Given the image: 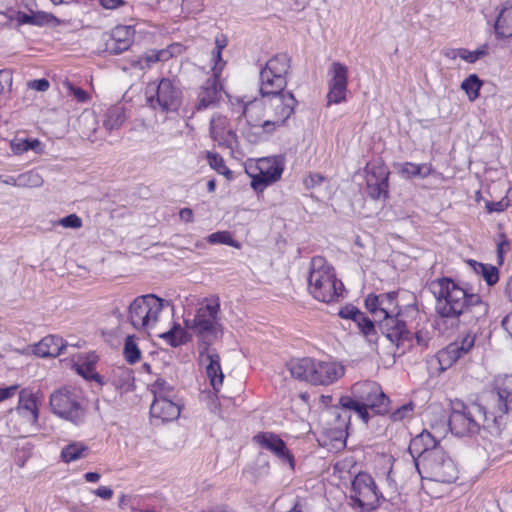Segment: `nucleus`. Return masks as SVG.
<instances>
[{
	"instance_id": "obj_35",
	"label": "nucleus",
	"mask_w": 512,
	"mask_h": 512,
	"mask_svg": "<svg viewBox=\"0 0 512 512\" xmlns=\"http://www.w3.org/2000/svg\"><path fill=\"white\" fill-rule=\"evenodd\" d=\"M398 173L405 178H427L434 173V167L431 163L416 164L413 162H404L399 164Z\"/></svg>"
},
{
	"instance_id": "obj_42",
	"label": "nucleus",
	"mask_w": 512,
	"mask_h": 512,
	"mask_svg": "<svg viewBox=\"0 0 512 512\" xmlns=\"http://www.w3.org/2000/svg\"><path fill=\"white\" fill-rule=\"evenodd\" d=\"M40 148L41 142L38 139L14 138L10 141V149L15 155H22L29 150L38 152Z\"/></svg>"
},
{
	"instance_id": "obj_13",
	"label": "nucleus",
	"mask_w": 512,
	"mask_h": 512,
	"mask_svg": "<svg viewBox=\"0 0 512 512\" xmlns=\"http://www.w3.org/2000/svg\"><path fill=\"white\" fill-rule=\"evenodd\" d=\"M181 90L169 78H162L158 84L148 83L145 98L148 106L161 112L175 111L181 104Z\"/></svg>"
},
{
	"instance_id": "obj_10",
	"label": "nucleus",
	"mask_w": 512,
	"mask_h": 512,
	"mask_svg": "<svg viewBox=\"0 0 512 512\" xmlns=\"http://www.w3.org/2000/svg\"><path fill=\"white\" fill-rule=\"evenodd\" d=\"M416 468L422 478L440 483L456 481L459 473L456 463L444 449L416 459Z\"/></svg>"
},
{
	"instance_id": "obj_32",
	"label": "nucleus",
	"mask_w": 512,
	"mask_h": 512,
	"mask_svg": "<svg viewBox=\"0 0 512 512\" xmlns=\"http://www.w3.org/2000/svg\"><path fill=\"white\" fill-rule=\"evenodd\" d=\"M443 449L436 438L427 430H423L420 434L414 437L409 445V451L414 459H420L426 454Z\"/></svg>"
},
{
	"instance_id": "obj_1",
	"label": "nucleus",
	"mask_w": 512,
	"mask_h": 512,
	"mask_svg": "<svg viewBox=\"0 0 512 512\" xmlns=\"http://www.w3.org/2000/svg\"><path fill=\"white\" fill-rule=\"evenodd\" d=\"M342 409L353 410L363 423L368 424L372 416H384L391 410V399L379 383L372 380L358 381L351 387L350 396L339 399Z\"/></svg>"
},
{
	"instance_id": "obj_5",
	"label": "nucleus",
	"mask_w": 512,
	"mask_h": 512,
	"mask_svg": "<svg viewBox=\"0 0 512 512\" xmlns=\"http://www.w3.org/2000/svg\"><path fill=\"white\" fill-rule=\"evenodd\" d=\"M289 371L295 379L315 386H329L345 375V366L334 360L303 357L291 362Z\"/></svg>"
},
{
	"instance_id": "obj_52",
	"label": "nucleus",
	"mask_w": 512,
	"mask_h": 512,
	"mask_svg": "<svg viewBox=\"0 0 512 512\" xmlns=\"http://www.w3.org/2000/svg\"><path fill=\"white\" fill-rule=\"evenodd\" d=\"M358 329L360 333L369 340L377 335L374 322L368 316L358 325Z\"/></svg>"
},
{
	"instance_id": "obj_21",
	"label": "nucleus",
	"mask_w": 512,
	"mask_h": 512,
	"mask_svg": "<svg viewBox=\"0 0 512 512\" xmlns=\"http://www.w3.org/2000/svg\"><path fill=\"white\" fill-rule=\"evenodd\" d=\"M397 292L383 294H369L365 299V306L373 317L379 322L391 315L399 314L401 310Z\"/></svg>"
},
{
	"instance_id": "obj_62",
	"label": "nucleus",
	"mask_w": 512,
	"mask_h": 512,
	"mask_svg": "<svg viewBox=\"0 0 512 512\" xmlns=\"http://www.w3.org/2000/svg\"><path fill=\"white\" fill-rule=\"evenodd\" d=\"M179 216L185 222H192L194 219L193 211L190 208H182L179 212Z\"/></svg>"
},
{
	"instance_id": "obj_44",
	"label": "nucleus",
	"mask_w": 512,
	"mask_h": 512,
	"mask_svg": "<svg viewBox=\"0 0 512 512\" xmlns=\"http://www.w3.org/2000/svg\"><path fill=\"white\" fill-rule=\"evenodd\" d=\"M125 121V114L123 109L120 107H112L108 109L106 113V118L104 120V127L109 130H115L120 128V126Z\"/></svg>"
},
{
	"instance_id": "obj_58",
	"label": "nucleus",
	"mask_w": 512,
	"mask_h": 512,
	"mask_svg": "<svg viewBox=\"0 0 512 512\" xmlns=\"http://www.w3.org/2000/svg\"><path fill=\"white\" fill-rule=\"evenodd\" d=\"M324 181V177L318 173H312L304 179V184L307 188H313L320 185Z\"/></svg>"
},
{
	"instance_id": "obj_38",
	"label": "nucleus",
	"mask_w": 512,
	"mask_h": 512,
	"mask_svg": "<svg viewBox=\"0 0 512 512\" xmlns=\"http://www.w3.org/2000/svg\"><path fill=\"white\" fill-rule=\"evenodd\" d=\"M123 357L129 365H135L142 358V351L137 344L135 335H128L123 346Z\"/></svg>"
},
{
	"instance_id": "obj_15",
	"label": "nucleus",
	"mask_w": 512,
	"mask_h": 512,
	"mask_svg": "<svg viewBox=\"0 0 512 512\" xmlns=\"http://www.w3.org/2000/svg\"><path fill=\"white\" fill-rule=\"evenodd\" d=\"M80 399V391L77 388L63 387L52 393L50 406L59 417L79 424L83 422L85 416Z\"/></svg>"
},
{
	"instance_id": "obj_50",
	"label": "nucleus",
	"mask_w": 512,
	"mask_h": 512,
	"mask_svg": "<svg viewBox=\"0 0 512 512\" xmlns=\"http://www.w3.org/2000/svg\"><path fill=\"white\" fill-rule=\"evenodd\" d=\"M477 272L481 273L488 285H494L499 280V273L496 267L489 264H478Z\"/></svg>"
},
{
	"instance_id": "obj_2",
	"label": "nucleus",
	"mask_w": 512,
	"mask_h": 512,
	"mask_svg": "<svg viewBox=\"0 0 512 512\" xmlns=\"http://www.w3.org/2000/svg\"><path fill=\"white\" fill-rule=\"evenodd\" d=\"M433 285L437 288L434 291L436 313L442 318L458 319L474 307L483 305L478 294L468 292L449 277L438 278Z\"/></svg>"
},
{
	"instance_id": "obj_18",
	"label": "nucleus",
	"mask_w": 512,
	"mask_h": 512,
	"mask_svg": "<svg viewBox=\"0 0 512 512\" xmlns=\"http://www.w3.org/2000/svg\"><path fill=\"white\" fill-rule=\"evenodd\" d=\"M249 172L251 187L258 193L278 181L284 170L283 161L278 157H264L257 160Z\"/></svg>"
},
{
	"instance_id": "obj_61",
	"label": "nucleus",
	"mask_w": 512,
	"mask_h": 512,
	"mask_svg": "<svg viewBox=\"0 0 512 512\" xmlns=\"http://www.w3.org/2000/svg\"><path fill=\"white\" fill-rule=\"evenodd\" d=\"M501 325L503 329L512 338V312L508 313L502 320Z\"/></svg>"
},
{
	"instance_id": "obj_40",
	"label": "nucleus",
	"mask_w": 512,
	"mask_h": 512,
	"mask_svg": "<svg viewBox=\"0 0 512 512\" xmlns=\"http://www.w3.org/2000/svg\"><path fill=\"white\" fill-rule=\"evenodd\" d=\"M482 86L483 81L476 74H470L461 83V89L466 93L471 102L479 98Z\"/></svg>"
},
{
	"instance_id": "obj_23",
	"label": "nucleus",
	"mask_w": 512,
	"mask_h": 512,
	"mask_svg": "<svg viewBox=\"0 0 512 512\" xmlns=\"http://www.w3.org/2000/svg\"><path fill=\"white\" fill-rule=\"evenodd\" d=\"M209 345L210 343H206V346L203 350H200L199 354L205 363L206 377L214 393L217 395L223 386L225 376L221 367L220 355L215 350H211Z\"/></svg>"
},
{
	"instance_id": "obj_49",
	"label": "nucleus",
	"mask_w": 512,
	"mask_h": 512,
	"mask_svg": "<svg viewBox=\"0 0 512 512\" xmlns=\"http://www.w3.org/2000/svg\"><path fill=\"white\" fill-rule=\"evenodd\" d=\"M488 45L484 44L474 51H470L465 48H461L460 58L468 63H475L479 59L488 55Z\"/></svg>"
},
{
	"instance_id": "obj_11",
	"label": "nucleus",
	"mask_w": 512,
	"mask_h": 512,
	"mask_svg": "<svg viewBox=\"0 0 512 512\" xmlns=\"http://www.w3.org/2000/svg\"><path fill=\"white\" fill-rule=\"evenodd\" d=\"M350 500L360 512H371L380 506L384 497L374 478L367 472H359L351 482Z\"/></svg>"
},
{
	"instance_id": "obj_3",
	"label": "nucleus",
	"mask_w": 512,
	"mask_h": 512,
	"mask_svg": "<svg viewBox=\"0 0 512 512\" xmlns=\"http://www.w3.org/2000/svg\"><path fill=\"white\" fill-rule=\"evenodd\" d=\"M307 282L309 294L319 302L334 303L345 292L344 284L337 277L335 268L323 256L312 257Z\"/></svg>"
},
{
	"instance_id": "obj_33",
	"label": "nucleus",
	"mask_w": 512,
	"mask_h": 512,
	"mask_svg": "<svg viewBox=\"0 0 512 512\" xmlns=\"http://www.w3.org/2000/svg\"><path fill=\"white\" fill-rule=\"evenodd\" d=\"M66 341L57 335H48L42 338L33 347V353L41 358L56 357L66 348Z\"/></svg>"
},
{
	"instance_id": "obj_24",
	"label": "nucleus",
	"mask_w": 512,
	"mask_h": 512,
	"mask_svg": "<svg viewBox=\"0 0 512 512\" xmlns=\"http://www.w3.org/2000/svg\"><path fill=\"white\" fill-rule=\"evenodd\" d=\"M210 135L220 147L233 149L238 144L236 130L226 116L213 115L210 120Z\"/></svg>"
},
{
	"instance_id": "obj_6",
	"label": "nucleus",
	"mask_w": 512,
	"mask_h": 512,
	"mask_svg": "<svg viewBox=\"0 0 512 512\" xmlns=\"http://www.w3.org/2000/svg\"><path fill=\"white\" fill-rule=\"evenodd\" d=\"M479 401L502 431L508 422L509 413L512 412V374L494 377L490 388L479 397Z\"/></svg>"
},
{
	"instance_id": "obj_54",
	"label": "nucleus",
	"mask_w": 512,
	"mask_h": 512,
	"mask_svg": "<svg viewBox=\"0 0 512 512\" xmlns=\"http://www.w3.org/2000/svg\"><path fill=\"white\" fill-rule=\"evenodd\" d=\"M508 249H509V241H508L506 235L502 233L498 236V240H497V255H498V259H499V264L503 263L504 254Z\"/></svg>"
},
{
	"instance_id": "obj_19",
	"label": "nucleus",
	"mask_w": 512,
	"mask_h": 512,
	"mask_svg": "<svg viewBox=\"0 0 512 512\" xmlns=\"http://www.w3.org/2000/svg\"><path fill=\"white\" fill-rule=\"evenodd\" d=\"M220 312V302L218 298L206 300L194 317L193 327L201 335H207L211 339H216L222 335L221 325L218 321Z\"/></svg>"
},
{
	"instance_id": "obj_27",
	"label": "nucleus",
	"mask_w": 512,
	"mask_h": 512,
	"mask_svg": "<svg viewBox=\"0 0 512 512\" xmlns=\"http://www.w3.org/2000/svg\"><path fill=\"white\" fill-rule=\"evenodd\" d=\"M379 327L382 333L393 343L410 339V332L407 329L406 322L402 319L401 310L399 314L391 315L379 321Z\"/></svg>"
},
{
	"instance_id": "obj_14",
	"label": "nucleus",
	"mask_w": 512,
	"mask_h": 512,
	"mask_svg": "<svg viewBox=\"0 0 512 512\" xmlns=\"http://www.w3.org/2000/svg\"><path fill=\"white\" fill-rule=\"evenodd\" d=\"M333 422H327L322 428L319 443L329 450H341L346 446L350 415L341 411L338 407H332L327 411Z\"/></svg>"
},
{
	"instance_id": "obj_31",
	"label": "nucleus",
	"mask_w": 512,
	"mask_h": 512,
	"mask_svg": "<svg viewBox=\"0 0 512 512\" xmlns=\"http://www.w3.org/2000/svg\"><path fill=\"white\" fill-rule=\"evenodd\" d=\"M180 414L181 406L174 402L172 398L153 399L150 406L151 417L159 419L162 422L177 420Z\"/></svg>"
},
{
	"instance_id": "obj_36",
	"label": "nucleus",
	"mask_w": 512,
	"mask_h": 512,
	"mask_svg": "<svg viewBox=\"0 0 512 512\" xmlns=\"http://www.w3.org/2000/svg\"><path fill=\"white\" fill-rule=\"evenodd\" d=\"M495 33L498 38L512 36V4L506 3L501 9L495 22Z\"/></svg>"
},
{
	"instance_id": "obj_22",
	"label": "nucleus",
	"mask_w": 512,
	"mask_h": 512,
	"mask_svg": "<svg viewBox=\"0 0 512 512\" xmlns=\"http://www.w3.org/2000/svg\"><path fill=\"white\" fill-rule=\"evenodd\" d=\"M253 442L260 448L265 449L286 462L291 468H294V456L287 448L284 440L273 432H259L253 436Z\"/></svg>"
},
{
	"instance_id": "obj_45",
	"label": "nucleus",
	"mask_w": 512,
	"mask_h": 512,
	"mask_svg": "<svg viewBox=\"0 0 512 512\" xmlns=\"http://www.w3.org/2000/svg\"><path fill=\"white\" fill-rule=\"evenodd\" d=\"M150 391L154 399L172 398L174 395V387L163 378H157L150 385Z\"/></svg>"
},
{
	"instance_id": "obj_51",
	"label": "nucleus",
	"mask_w": 512,
	"mask_h": 512,
	"mask_svg": "<svg viewBox=\"0 0 512 512\" xmlns=\"http://www.w3.org/2000/svg\"><path fill=\"white\" fill-rule=\"evenodd\" d=\"M64 86L67 89L68 93L70 95H73V97L77 100L79 103H85L90 100V95L87 91L80 87L74 86L71 82L65 81Z\"/></svg>"
},
{
	"instance_id": "obj_43",
	"label": "nucleus",
	"mask_w": 512,
	"mask_h": 512,
	"mask_svg": "<svg viewBox=\"0 0 512 512\" xmlns=\"http://www.w3.org/2000/svg\"><path fill=\"white\" fill-rule=\"evenodd\" d=\"M415 410V404L408 402L402 406L396 408L393 411H389V419L393 423H406L413 419Z\"/></svg>"
},
{
	"instance_id": "obj_26",
	"label": "nucleus",
	"mask_w": 512,
	"mask_h": 512,
	"mask_svg": "<svg viewBox=\"0 0 512 512\" xmlns=\"http://www.w3.org/2000/svg\"><path fill=\"white\" fill-rule=\"evenodd\" d=\"M475 343V335L471 332L463 335L459 340H456L453 343H450L444 349L438 352L437 358L444 368L445 366H450L452 363L457 361L463 354L468 353L474 346Z\"/></svg>"
},
{
	"instance_id": "obj_20",
	"label": "nucleus",
	"mask_w": 512,
	"mask_h": 512,
	"mask_svg": "<svg viewBox=\"0 0 512 512\" xmlns=\"http://www.w3.org/2000/svg\"><path fill=\"white\" fill-rule=\"evenodd\" d=\"M328 82L327 105L340 104L346 101L348 92V68L340 62H333Z\"/></svg>"
},
{
	"instance_id": "obj_37",
	"label": "nucleus",
	"mask_w": 512,
	"mask_h": 512,
	"mask_svg": "<svg viewBox=\"0 0 512 512\" xmlns=\"http://www.w3.org/2000/svg\"><path fill=\"white\" fill-rule=\"evenodd\" d=\"M158 336L172 347H178L187 342V332L177 322H173L169 330L158 333Z\"/></svg>"
},
{
	"instance_id": "obj_8",
	"label": "nucleus",
	"mask_w": 512,
	"mask_h": 512,
	"mask_svg": "<svg viewBox=\"0 0 512 512\" xmlns=\"http://www.w3.org/2000/svg\"><path fill=\"white\" fill-rule=\"evenodd\" d=\"M228 39L224 34L215 37V47L211 52V71L212 77L200 87L197 94L195 108L202 111L215 106L221 98L222 85L220 78L226 66V61L222 58V51L226 48Z\"/></svg>"
},
{
	"instance_id": "obj_47",
	"label": "nucleus",
	"mask_w": 512,
	"mask_h": 512,
	"mask_svg": "<svg viewBox=\"0 0 512 512\" xmlns=\"http://www.w3.org/2000/svg\"><path fill=\"white\" fill-rule=\"evenodd\" d=\"M207 241L212 245L225 244L237 249L241 247L240 243L233 238L231 232L229 231L214 232L207 237Z\"/></svg>"
},
{
	"instance_id": "obj_34",
	"label": "nucleus",
	"mask_w": 512,
	"mask_h": 512,
	"mask_svg": "<svg viewBox=\"0 0 512 512\" xmlns=\"http://www.w3.org/2000/svg\"><path fill=\"white\" fill-rule=\"evenodd\" d=\"M90 454L89 446L83 441H72L65 445L60 452L62 462L69 464L88 457Z\"/></svg>"
},
{
	"instance_id": "obj_63",
	"label": "nucleus",
	"mask_w": 512,
	"mask_h": 512,
	"mask_svg": "<svg viewBox=\"0 0 512 512\" xmlns=\"http://www.w3.org/2000/svg\"><path fill=\"white\" fill-rule=\"evenodd\" d=\"M101 476L97 472H87L84 474V479L89 483H96L100 480Z\"/></svg>"
},
{
	"instance_id": "obj_64",
	"label": "nucleus",
	"mask_w": 512,
	"mask_h": 512,
	"mask_svg": "<svg viewBox=\"0 0 512 512\" xmlns=\"http://www.w3.org/2000/svg\"><path fill=\"white\" fill-rule=\"evenodd\" d=\"M460 52H461V48L459 49H450L448 50L446 53H445V56L449 59H456V58H460Z\"/></svg>"
},
{
	"instance_id": "obj_48",
	"label": "nucleus",
	"mask_w": 512,
	"mask_h": 512,
	"mask_svg": "<svg viewBox=\"0 0 512 512\" xmlns=\"http://www.w3.org/2000/svg\"><path fill=\"white\" fill-rule=\"evenodd\" d=\"M512 206V187L508 188L505 196L499 201H486L485 208L488 213L503 212Z\"/></svg>"
},
{
	"instance_id": "obj_9",
	"label": "nucleus",
	"mask_w": 512,
	"mask_h": 512,
	"mask_svg": "<svg viewBox=\"0 0 512 512\" xmlns=\"http://www.w3.org/2000/svg\"><path fill=\"white\" fill-rule=\"evenodd\" d=\"M240 112L237 130L248 142L257 143L262 139L264 132H272L270 124H266L267 109L264 98L242 105Z\"/></svg>"
},
{
	"instance_id": "obj_59",
	"label": "nucleus",
	"mask_w": 512,
	"mask_h": 512,
	"mask_svg": "<svg viewBox=\"0 0 512 512\" xmlns=\"http://www.w3.org/2000/svg\"><path fill=\"white\" fill-rule=\"evenodd\" d=\"M93 493L104 500H109L114 495L113 490L108 486H99Z\"/></svg>"
},
{
	"instance_id": "obj_16",
	"label": "nucleus",
	"mask_w": 512,
	"mask_h": 512,
	"mask_svg": "<svg viewBox=\"0 0 512 512\" xmlns=\"http://www.w3.org/2000/svg\"><path fill=\"white\" fill-rule=\"evenodd\" d=\"M267 109L266 124H270L272 131L282 126L294 113L297 100L290 91L261 93Z\"/></svg>"
},
{
	"instance_id": "obj_41",
	"label": "nucleus",
	"mask_w": 512,
	"mask_h": 512,
	"mask_svg": "<svg viewBox=\"0 0 512 512\" xmlns=\"http://www.w3.org/2000/svg\"><path fill=\"white\" fill-rule=\"evenodd\" d=\"M206 160L209 166L218 174L223 175L228 180L233 178V172L227 167L223 157L219 153L207 151Z\"/></svg>"
},
{
	"instance_id": "obj_7",
	"label": "nucleus",
	"mask_w": 512,
	"mask_h": 512,
	"mask_svg": "<svg viewBox=\"0 0 512 512\" xmlns=\"http://www.w3.org/2000/svg\"><path fill=\"white\" fill-rule=\"evenodd\" d=\"M173 305L155 294L136 297L129 305L127 319L131 326L142 333H150L161 323L166 307Z\"/></svg>"
},
{
	"instance_id": "obj_28",
	"label": "nucleus",
	"mask_w": 512,
	"mask_h": 512,
	"mask_svg": "<svg viewBox=\"0 0 512 512\" xmlns=\"http://www.w3.org/2000/svg\"><path fill=\"white\" fill-rule=\"evenodd\" d=\"M16 410L25 421L31 425H35L39 418V401L37 396L27 388L19 392V399Z\"/></svg>"
},
{
	"instance_id": "obj_30",
	"label": "nucleus",
	"mask_w": 512,
	"mask_h": 512,
	"mask_svg": "<svg viewBox=\"0 0 512 512\" xmlns=\"http://www.w3.org/2000/svg\"><path fill=\"white\" fill-rule=\"evenodd\" d=\"M135 29L133 26L118 25L112 30L108 50L113 54H120L130 48L134 41Z\"/></svg>"
},
{
	"instance_id": "obj_29",
	"label": "nucleus",
	"mask_w": 512,
	"mask_h": 512,
	"mask_svg": "<svg viewBox=\"0 0 512 512\" xmlns=\"http://www.w3.org/2000/svg\"><path fill=\"white\" fill-rule=\"evenodd\" d=\"M182 49L183 46L180 43H172L163 49L149 50L145 52L141 57H139L135 66L139 67L142 70L150 68L153 64L157 62H165L170 60L176 54H180L182 52Z\"/></svg>"
},
{
	"instance_id": "obj_46",
	"label": "nucleus",
	"mask_w": 512,
	"mask_h": 512,
	"mask_svg": "<svg viewBox=\"0 0 512 512\" xmlns=\"http://www.w3.org/2000/svg\"><path fill=\"white\" fill-rule=\"evenodd\" d=\"M43 184L42 176L34 170L27 171L18 175V187L36 188Z\"/></svg>"
},
{
	"instance_id": "obj_12",
	"label": "nucleus",
	"mask_w": 512,
	"mask_h": 512,
	"mask_svg": "<svg viewBox=\"0 0 512 512\" xmlns=\"http://www.w3.org/2000/svg\"><path fill=\"white\" fill-rule=\"evenodd\" d=\"M291 71V57L287 53L272 56L260 71V92H281L287 86Z\"/></svg>"
},
{
	"instance_id": "obj_57",
	"label": "nucleus",
	"mask_w": 512,
	"mask_h": 512,
	"mask_svg": "<svg viewBox=\"0 0 512 512\" xmlns=\"http://www.w3.org/2000/svg\"><path fill=\"white\" fill-rule=\"evenodd\" d=\"M18 388V385H11L4 388L0 387V402H3L14 397L17 393Z\"/></svg>"
},
{
	"instance_id": "obj_4",
	"label": "nucleus",
	"mask_w": 512,
	"mask_h": 512,
	"mask_svg": "<svg viewBox=\"0 0 512 512\" xmlns=\"http://www.w3.org/2000/svg\"><path fill=\"white\" fill-rule=\"evenodd\" d=\"M449 426L455 434L461 436L477 434L481 429L487 430L491 434L499 435L501 433L479 400L470 405L455 400L452 403Z\"/></svg>"
},
{
	"instance_id": "obj_25",
	"label": "nucleus",
	"mask_w": 512,
	"mask_h": 512,
	"mask_svg": "<svg viewBox=\"0 0 512 512\" xmlns=\"http://www.w3.org/2000/svg\"><path fill=\"white\" fill-rule=\"evenodd\" d=\"M98 362L99 356L94 351L79 353L72 359V368L84 379L103 386V377L96 371Z\"/></svg>"
},
{
	"instance_id": "obj_56",
	"label": "nucleus",
	"mask_w": 512,
	"mask_h": 512,
	"mask_svg": "<svg viewBox=\"0 0 512 512\" xmlns=\"http://www.w3.org/2000/svg\"><path fill=\"white\" fill-rule=\"evenodd\" d=\"M359 309L354 305L348 304L342 307L338 315L343 319L353 320Z\"/></svg>"
},
{
	"instance_id": "obj_53",
	"label": "nucleus",
	"mask_w": 512,
	"mask_h": 512,
	"mask_svg": "<svg viewBox=\"0 0 512 512\" xmlns=\"http://www.w3.org/2000/svg\"><path fill=\"white\" fill-rule=\"evenodd\" d=\"M60 224L65 228L78 229L82 227V220L76 214H70L60 220Z\"/></svg>"
},
{
	"instance_id": "obj_17",
	"label": "nucleus",
	"mask_w": 512,
	"mask_h": 512,
	"mask_svg": "<svg viewBox=\"0 0 512 512\" xmlns=\"http://www.w3.org/2000/svg\"><path fill=\"white\" fill-rule=\"evenodd\" d=\"M366 191L372 200H386L389 198L390 170L382 157H377L363 168Z\"/></svg>"
},
{
	"instance_id": "obj_55",
	"label": "nucleus",
	"mask_w": 512,
	"mask_h": 512,
	"mask_svg": "<svg viewBox=\"0 0 512 512\" xmlns=\"http://www.w3.org/2000/svg\"><path fill=\"white\" fill-rule=\"evenodd\" d=\"M28 88L39 91V92H45L49 89L50 83L47 79L41 78V79H35L31 80L27 83Z\"/></svg>"
},
{
	"instance_id": "obj_60",
	"label": "nucleus",
	"mask_w": 512,
	"mask_h": 512,
	"mask_svg": "<svg viewBox=\"0 0 512 512\" xmlns=\"http://www.w3.org/2000/svg\"><path fill=\"white\" fill-rule=\"evenodd\" d=\"M124 4V0H100V5L105 9H116Z\"/></svg>"
},
{
	"instance_id": "obj_39",
	"label": "nucleus",
	"mask_w": 512,
	"mask_h": 512,
	"mask_svg": "<svg viewBox=\"0 0 512 512\" xmlns=\"http://www.w3.org/2000/svg\"><path fill=\"white\" fill-rule=\"evenodd\" d=\"M133 379L131 369L126 366H116L111 371L109 381L115 388L122 389L129 386Z\"/></svg>"
}]
</instances>
